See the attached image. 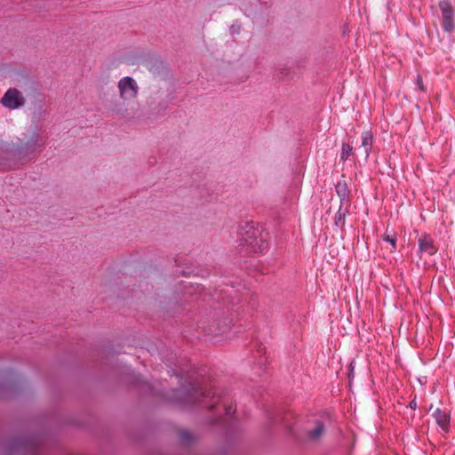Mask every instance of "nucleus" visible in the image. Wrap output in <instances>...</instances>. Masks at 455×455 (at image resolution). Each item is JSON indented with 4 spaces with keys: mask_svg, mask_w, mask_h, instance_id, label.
Masks as SVG:
<instances>
[{
    "mask_svg": "<svg viewBox=\"0 0 455 455\" xmlns=\"http://www.w3.org/2000/svg\"><path fill=\"white\" fill-rule=\"evenodd\" d=\"M417 87L419 91H424L423 81L420 76H417Z\"/></svg>",
    "mask_w": 455,
    "mask_h": 455,
    "instance_id": "4468645a",
    "label": "nucleus"
},
{
    "mask_svg": "<svg viewBox=\"0 0 455 455\" xmlns=\"http://www.w3.org/2000/svg\"><path fill=\"white\" fill-rule=\"evenodd\" d=\"M225 411L227 415H231L235 412V408L230 404L225 408Z\"/></svg>",
    "mask_w": 455,
    "mask_h": 455,
    "instance_id": "2eb2a0df",
    "label": "nucleus"
},
{
    "mask_svg": "<svg viewBox=\"0 0 455 455\" xmlns=\"http://www.w3.org/2000/svg\"><path fill=\"white\" fill-rule=\"evenodd\" d=\"M3 105L8 108L15 109L22 105L23 97L16 89H9L1 100Z\"/></svg>",
    "mask_w": 455,
    "mask_h": 455,
    "instance_id": "39448f33",
    "label": "nucleus"
},
{
    "mask_svg": "<svg viewBox=\"0 0 455 455\" xmlns=\"http://www.w3.org/2000/svg\"><path fill=\"white\" fill-rule=\"evenodd\" d=\"M372 140H373V138H372V134L371 132L366 131V132H363L361 148H363L365 158L369 157V155L371 151Z\"/></svg>",
    "mask_w": 455,
    "mask_h": 455,
    "instance_id": "1a4fd4ad",
    "label": "nucleus"
},
{
    "mask_svg": "<svg viewBox=\"0 0 455 455\" xmlns=\"http://www.w3.org/2000/svg\"><path fill=\"white\" fill-rule=\"evenodd\" d=\"M353 151V148L348 144H343L342 145V150L340 153V159L342 161H346L348 159V157L351 156Z\"/></svg>",
    "mask_w": 455,
    "mask_h": 455,
    "instance_id": "f8f14e48",
    "label": "nucleus"
},
{
    "mask_svg": "<svg viewBox=\"0 0 455 455\" xmlns=\"http://www.w3.org/2000/svg\"><path fill=\"white\" fill-rule=\"evenodd\" d=\"M196 400L201 401L206 403L210 408H213L217 403L220 401V398L215 389H205L199 388L196 391Z\"/></svg>",
    "mask_w": 455,
    "mask_h": 455,
    "instance_id": "20e7f679",
    "label": "nucleus"
},
{
    "mask_svg": "<svg viewBox=\"0 0 455 455\" xmlns=\"http://www.w3.org/2000/svg\"><path fill=\"white\" fill-rule=\"evenodd\" d=\"M267 234L253 229L251 235L248 238H244L245 243L254 252H263L269 245Z\"/></svg>",
    "mask_w": 455,
    "mask_h": 455,
    "instance_id": "f03ea898",
    "label": "nucleus"
},
{
    "mask_svg": "<svg viewBox=\"0 0 455 455\" xmlns=\"http://www.w3.org/2000/svg\"><path fill=\"white\" fill-rule=\"evenodd\" d=\"M336 193L342 205L349 206V189L345 180H339L336 185Z\"/></svg>",
    "mask_w": 455,
    "mask_h": 455,
    "instance_id": "0eeeda50",
    "label": "nucleus"
},
{
    "mask_svg": "<svg viewBox=\"0 0 455 455\" xmlns=\"http://www.w3.org/2000/svg\"><path fill=\"white\" fill-rule=\"evenodd\" d=\"M347 209H348V206L346 207V205H342L340 204L339 209L335 217V224L337 226H340V225L344 224V219L347 212Z\"/></svg>",
    "mask_w": 455,
    "mask_h": 455,
    "instance_id": "9b49d317",
    "label": "nucleus"
},
{
    "mask_svg": "<svg viewBox=\"0 0 455 455\" xmlns=\"http://www.w3.org/2000/svg\"><path fill=\"white\" fill-rule=\"evenodd\" d=\"M419 251L420 254L427 255H434L437 251V247L429 235H423L419 238Z\"/></svg>",
    "mask_w": 455,
    "mask_h": 455,
    "instance_id": "423d86ee",
    "label": "nucleus"
},
{
    "mask_svg": "<svg viewBox=\"0 0 455 455\" xmlns=\"http://www.w3.org/2000/svg\"><path fill=\"white\" fill-rule=\"evenodd\" d=\"M438 7L442 14V27L444 31L451 33L454 30L455 12L450 0H441Z\"/></svg>",
    "mask_w": 455,
    "mask_h": 455,
    "instance_id": "f257e3e1",
    "label": "nucleus"
},
{
    "mask_svg": "<svg viewBox=\"0 0 455 455\" xmlns=\"http://www.w3.org/2000/svg\"><path fill=\"white\" fill-rule=\"evenodd\" d=\"M231 29H232V31H233V32H236V31H237V30H236V28H235V25H233V26L231 27Z\"/></svg>",
    "mask_w": 455,
    "mask_h": 455,
    "instance_id": "f3484780",
    "label": "nucleus"
},
{
    "mask_svg": "<svg viewBox=\"0 0 455 455\" xmlns=\"http://www.w3.org/2000/svg\"><path fill=\"white\" fill-rule=\"evenodd\" d=\"M12 165H11L9 163H6V162L0 163V168L3 170L12 168Z\"/></svg>",
    "mask_w": 455,
    "mask_h": 455,
    "instance_id": "dca6fc26",
    "label": "nucleus"
},
{
    "mask_svg": "<svg viewBox=\"0 0 455 455\" xmlns=\"http://www.w3.org/2000/svg\"><path fill=\"white\" fill-rule=\"evenodd\" d=\"M323 433V425L322 422H317L313 429L309 430L307 433V436L311 440L319 439Z\"/></svg>",
    "mask_w": 455,
    "mask_h": 455,
    "instance_id": "9d476101",
    "label": "nucleus"
},
{
    "mask_svg": "<svg viewBox=\"0 0 455 455\" xmlns=\"http://www.w3.org/2000/svg\"><path fill=\"white\" fill-rule=\"evenodd\" d=\"M383 240L387 242L393 249L396 247V235L395 234H385L383 236Z\"/></svg>",
    "mask_w": 455,
    "mask_h": 455,
    "instance_id": "ddd939ff",
    "label": "nucleus"
},
{
    "mask_svg": "<svg viewBox=\"0 0 455 455\" xmlns=\"http://www.w3.org/2000/svg\"><path fill=\"white\" fill-rule=\"evenodd\" d=\"M434 417L437 425L444 431L447 432L450 426L449 414L441 409H436L434 412Z\"/></svg>",
    "mask_w": 455,
    "mask_h": 455,
    "instance_id": "6e6552de",
    "label": "nucleus"
},
{
    "mask_svg": "<svg viewBox=\"0 0 455 455\" xmlns=\"http://www.w3.org/2000/svg\"><path fill=\"white\" fill-rule=\"evenodd\" d=\"M118 87L121 98L125 100L133 99L137 95V84L130 76L122 78L118 83Z\"/></svg>",
    "mask_w": 455,
    "mask_h": 455,
    "instance_id": "7ed1b4c3",
    "label": "nucleus"
}]
</instances>
